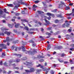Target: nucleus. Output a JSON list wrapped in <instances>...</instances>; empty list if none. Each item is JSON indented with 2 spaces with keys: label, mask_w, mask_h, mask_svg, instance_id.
I'll list each match as a JSON object with an SVG mask.
<instances>
[{
  "label": "nucleus",
  "mask_w": 74,
  "mask_h": 74,
  "mask_svg": "<svg viewBox=\"0 0 74 74\" xmlns=\"http://www.w3.org/2000/svg\"><path fill=\"white\" fill-rule=\"evenodd\" d=\"M46 15H48V16H49V17H48L47 16H46V17L47 18V19L48 20H51V17L50 16H52V17L53 18L55 16V15L53 14H51L50 13H46Z\"/></svg>",
  "instance_id": "1"
},
{
  "label": "nucleus",
  "mask_w": 74,
  "mask_h": 74,
  "mask_svg": "<svg viewBox=\"0 0 74 74\" xmlns=\"http://www.w3.org/2000/svg\"><path fill=\"white\" fill-rule=\"evenodd\" d=\"M10 37H7L6 38V39L5 40H3V42H8L10 41H12V39H10L9 38Z\"/></svg>",
  "instance_id": "2"
},
{
  "label": "nucleus",
  "mask_w": 74,
  "mask_h": 74,
  "mask_svg": "<svg viewBox=\"0 0 74 74\" xmlns=\"http://www.w3.org/2000/svg\"><path fill=\"white\" fill-rule=\"evenodd\" d=\"M7 45L5 44L1 43L0 44V47L3 48V49H7Z\"/></svg>",
  "instance_id": "3"
},
{
  "label": "nucleus",
  "mask_w": 74,
  "mask_h": 74,
  "mask_svg": "<svg viewBox=\"0 0 74 74\" xmlns=\"http://www.w3.org/2000/svg\"><path fill=\"white\" fill-rule=\"evenodd\" d=\"M16 60H10L8 61L9 64V66H11V64L12 63H14V62H16Z\"/></svg>",
  "instance_id": "4"
},
{
  "label": "nucleus",
  "mask_w": 74,
  "mask_h": 74,
  "mask_svg": "<svg viewBox=\"0 0 74 74\" xmlns=\"http://www.w3.org/2000/svg\"><path fill=\"white\" fill-rule=\"evenodd\" d=\"M65 22L66 23L63 25V27H65V26H66V27H69V25H70L68 23V21H65Z\"/></svg>",
  "instance_id": "5"
},
{
  "label": "nucleus",
  "mask_w": 74,
  "mask_h": 74,
  "mask_svg": "<svg viewBox=\"0 0 74 74\" xmlns=\"http://www.w3.org/2000/svg\"><path fill=\"white\" fill-rule=\"evenodd\" d=\"M4 34H7V36H10V34H11L12 33L11 32H8L7 31H6L4 32Z\"/></svg>",
  "instance_id": "6"
},
{
  "label": "nucleus",
  "mask_w": 74,
  "mask_h": 74,
  "mask_svg": "<svg viewBox=\"0 0 74 74\" xmlns=\"http://www.w3.org/2000/svg\"><path fill=\"white\" fill-rule=\"evenodd\" d=\"M33 51H32V55H34V53H37V51H38V50H37V49H33Z\"/></svg>",
  "instance_id": "7"
},
{
  "label": "nucleus",
  "mask_w": 74,
  "mask_h": 74,
  "mask_svg": "<svg viewBox=\"0 0 74 74\" xmlns=\"http://www.w3.org/2000/svg\"><path fill=\"white\" fill-rule=\"evenodd\" d=\"M27 66H31L32 65H33V64H32V62H27Z\"/></svg>",
  "instance_id": "8"
},
{
  "label": "nucleus",
  "mask_w": 74,
  "mask_h": 74,
  "mask_svg": "<svg viewBox=\"0 0 74 74\" xmlns=\"http://www.w3.org/2000/svg\"><path fill=\"white\" fill-rule=\"evenodd\" d=\"M27 53H28L29 54H31V55H33V53L32 51H27V52H25V53L26 54H27Z\"/></svg>",
  "instance_id": "9"
},
{
  "label": "nucleus",
  "mask_w": 74,
  "mask_h": 74,
  "mask_svg": "<svg viewBox=\"0 0 74 74\" xmlns=\"http://www.w3.org/2000/svg\"><path fill=\"white\" fill-rule=\"evenodd\" d=\"M44 21H45V22L47 23V25H49V24H50V23H49V21H48L47 19L45 18L44 19Z\"/></svg>",
  "instance_id": "10"
},
{
  "label": "nucleus",
  "mask_w": 74,
  "mask_h": 74,
  "mask_svg": "<svg viewBox=\"0 0 74 74\" xmlns=\"http://www.w3.org/2000/svg\"><path fill=\"white\" fill-rule=\"evenodd\" d=\"M15 56H17L18 58H21V55L20 54H17L16 53H15L14 54Z\"/></svg>",
  "instance_id": "11"
},
{
  "label": "nucleus",
  "mask_w": 74,
  "mask_h": 74,
  "mask_svg": "<svg viewBox=\"0 0 74 74\" xmlns=\"http://www.w3.org/2000/svg\"><path fill=\"white\" fill-rule=\"evenodd\" d=\"M22 49H23V52H25V51H26V47L24 46H22L21 47Z\"/></svg>",
  "instance_id": "12"
},
{
  "label": "nucleus",
  "mask_w": 74,
  "mask_h": 74,
  "mask_svg": "<svg viewBox=\"0 0 74 74\" xmlns=\"http://www.w3.org/2000/svg\"><path fill=\"white\" fill-rule=\"evenodd\" d=\"M6 55H5V53L3 52L2 53V56H1V57L3 58H4V56H5Z\"/></svg>",
  "instance_id": "13"
},
{
  "label": "nucleus",
  "mask_w": 74,
  "mask_h": 74,
  "mask_svg": "<svg viewBox=\"0 0 74 74\" xmlns=\"http://www.w3.org/2000/svg\"><path fill=\"white\" fill-rule=\"evenodd\" d=\"M24 4V2L22 1H18V4Z\"/></svg>",
  "instance_id": "14"
},
{
  "label": "nucleus",
  "mask_w": 74,
  "mask_h": 74,
  "mask_svg": "<svg viewBox=\"0 0 74 74\" xmlns=\"http://www.w3.org/2000/svg\"><path fill=\"white\" fill-rule=\"evenodd\" d=\"M3 10L5 13H6L7 14H9V12H7V9H6V8L4 9Z\"/></svg>",
  "instance_id": "15"
},
{
  "label": "nucleus",
  "mask_w": 74,
  "mask_h": 74,
  "mask_svg": "<svg viewBox=\"0 0 74 74\" xmlns=\"http://www.w3.org/2000/svg\"><path fill=\"white\" fill-rule=\"evenodd\" d=\"M69 14V16H70V15H72V16H74V13H72L71 14ZM68 14H66V15H68Z\"/></svg>",
  "instance_id": "16"
},
{
  "label": "nucleus",
  "mask_w": 74,
  "mask_h": 74,
  "mask_svg": "<svg viewBox=\"0 0 74 74\" xmlns=\"http://www.w3.org/2000/svg\"><path fill=\"white\" fill-rule=\"evenodd\" d=\"M19 24H17L15 25V28H18L19 27Z\"/></svg>",
  "instance_id": "17"
},
{
  "label": "nucleus",
  "mask_w": 74,
  "mask_h": 74,
  "mask_svg": "<svg viewBox=\"0 0 74 74\" xmlns=\"http://www.w3.org/2000/svg\"><path fill=\"white\" fill-rule=\"evenodd\" d=\"M29 42H30V43H32V44H34V42L33 41V40H30L29 41H28Z\"/></svg>",
  "instance_id": "18"
},
{
  "label": "nucleus",
  "mask_w": 74,
  "mask_h": 74,
  "mask_svg": "<svg viewBox=\"0 0 74 74\" xmlns=\"http://www.w3.org/2000/svg\"><path fill=\"white\" fill-rule=\"evenodd\" d=\"M3 10H0V16H1V15L2 14H3Z\"/></svg>",
  "instance_id": "19"
},
{
  "label": "nucleus",
  "mask_w": 74,
  "mask_h": 74,
  "mask_svg": "<svg viewBox=\"0 0 74 74\" xmlns=\"http://www.w3.org/2000/svg\"><path fill=\"white\" fill-rule=\"evenodd\" d=\"M50 70V69L48 68L46 69V71L45 73V74H48V71H49Z\"/></svg>",
  "instance_id": "20"
},
{
  "label": "nucleus",
  "mask_w": 74,
  "mask_h": 74,
  "mask_svg": "<svg viewBox=\"0 0 74 74\" xmlns=\"http://www.w3.org/2000/svg\"><path fill=\"white\" fill-rule=\"evenodd\" d=\"M24 29L27 31H29V28H28V27H27L25 26L24 27Z\"/></svg>",
  "instance_id": "21"
},
{
  "label": "nucleus",
  "mask_w": 74,
  "mask_h": 74,
  "mask_svg": "<svg viewBox=\"0 0 74 74\" xmlns=\"http://www.w3.org/2000/svg\"><path fill=\"white\" fill-rule=\"evenodd\" d=\"M50 48H51V46L50 45H49L48 46L47 49V50H49Z\"/></svg>",
  "instance_id": "22"
},
{
  "label": "nucleus",
  "mask_w": 74,
  "mask_h": 74,
  "mask_svg": "<svg viewBox=\"0 0 74 74\" xmlns=\"http://www.w3.org/2000/svg\"><path fill=\"white\" fill-rule=\"evenodd\" d=\"M38 7L37 5H36L35 4L33 5V7H32V8H37Z\"/></svg>",
  "instance_id": "23"
},
{
  "label": "nucleus",
  "mask_w": 74,
  "mask_h": 74,
  "mask_svg": "<svg viewBox=\"0 0 74 74\" xmlns=\"http://www.w3.org/2000/svg\"><path fill=\"white\" fill-rule=\"evenodd\" d=\"M37 12L38 13V14H41V13H44V12H41V11H39V10H38L37 11Z\"/></svg>",
  "instance_id": "24"
},
{
  "label": "nucleus",
  "mask_w": 74,
  "mask_h": 74,
  "mask_svg": "<svg viewBox=\"0 0 74 74\" xmlns=\"http://www.w3.org/2000/svg\"><path fill=\"white\" fill-rule=\"evenodd\" d=\"M57 17H59V18H63V17L61 15H57Z\"/></svg>",
  "instance_id": "25"
},
{
  "label": "nucleus",
  "mask_w": 74,
  "mask_h": 74,
  "mask_svg": "<svg viewBox=\"0 0 74 74\" xmlns=\"http://www.w3.org/2000/svg\"><path fill=\"white\" fill-rule=\"evenodd\" d=\"M62 46H59L56 47L57 49H62Z\"/></svg>",
  "instance_id": "26"
},
{
  "label": "nucleus",
  "mask_w": 74,
  "mask_h": 74,
  "mask_svg": "<svg viewBox=\"0 0 74 74\" xmlns=\"http://www.w3.org/2000/svg\"><path fill=\"white\" fill-rule=\"evenodd\" d=\"M46 35H48L49 36H50L51 35V34L48 32H46Z\"/></svg>",
  "instance_id": "27"
},
{
  "label": "nucleus",
  "mask_w": 74,
  "mask_h": 74,
  "mask_svg": "<svg viewBox=\"0 0 74 74\" xmlns=\"http://www.w3.org/2000/svg\"><path fill=\"white\" fill-rule=\"evenodd\" d=\"M3 65L5 66H8V65H7V63L6 62H5L3 63Z\"/></svg>",
  "instance_id": "28"
},
{
  "label": "nucleus",
  "mask_w": 74,
  "mask_h": 74,
  "mask_svg": "<svg viewBox=\"0 0 74 74\" xmlns=\"http://www.w3.org/2000/svg\"><path fill=\"white\" fill-rule=\"evenodd\" d=\"M27 33L29 34H33V33H34V32H27Z\"/></svg>",
  "instance_id": "29"
},
{
  "label": "nucleus",
  "mask_w": 74,
  "mask_h": 74,
  "mask_svg": "<svg viewBox=\"0 0 74 74\" xmlns=\"http://www.w3.org/2000/svg\"><path fill=\"white\" fill-rule=\"evenodd\" d=\"M0 36H4V34L3 33L0 32Z\"/></svg>",
  "instance_id": "30"
},
{
  "label": "nucleus",
  "mask_w": 74,
  "mask_h": 74,
  "mask_svg": "<svg viewBox=\"0 0 74 74\" xmlns=\"http://www.w3.org/2000/svg\"><path fill=\"white\" fill-rule=\"evenodd\" d=\"M7 5L8 7H12L13 6V5L12 4H8Z\"/></svg>",
  "instance_id": "31"
},
{
  "label": "nucleus",
  "mask_w": 74,
  "mask_h": 74,
  "mask_svg": "<svg viewBox=\"0 0 74 74\" xmlns=\"http://www.w3.org/2000/svg\"><path fill=\"white\" fill-rule=\"evenodd\" d=\"M16 62L17 63H18V62H20V61H21V60H20V59H16Z\"/></svg>",
  "instance_id": "32"
},
{
  "label": "nucleus",
  "mask_w": 74,
  "mask_h": 74,
  "mask_svg": "<svg viewBox=\"0 0 74 74\" xmlns=\"http://www.w3.org/2000/svg\"><path fill=\"white\" fill-rule=\"evenodd\" d=\"M18 42H19V41H18V40H17L16 41H14L13 42V43H18Z\"/></svg>",
  "instance_id": "33"
},
{
  "label": "nucleus",
  "mask_w": 74,
  "mask_h": 74,
  "mask_svg": "<svg viewBox=\"0 0 74 74\" xmlns=\"http://www.w3.org/2000/svg\"><path fill=\"white\" fill-rule=\"evenodd\" d=\"M27 59V58L26 57H24L22 59V60H26Z\"/></svg>",
  "instance_id": "34"
},
{
  "label": "nucleus",
  "mask_w": 74,
  "mask_h": 74,
  "mask_svg": "<svg viewBox=\"0 0 74 74\" xmlns=\"http://www.w3.org/2000/svg\"><path fill=\"white\" fill-rule=\"evenodd\" d=\"M39 38H41L42 39V40H44V38L41 36H39Z\"/></svg>",
  "instance_id": "35"
},
{
  "label": "nucleus",
  "mask_w": 74,
  "mask_h": 74,
  "mask_svg": "<svg viewBox=\"0 0 74 74\" xmlns=\"http://www.w3.org/2000/svg\"><path fill=\"white\" fill-rule=\"evenodd\" d=\"M1 30L2 32H4V27H2L1 28Z\"/></svg>",
  "instance_id": "36"
},
{
  "label": "nucleus",
  "mask_w": 74,
  "mask_h": 74,
  "mask_svg": "<svg viewBox=\"0 0 74 74\" xmlns=\"http://www.w3.org/2000/svg\"><path fill=\"white\" fill-rule=\"evenodd\" d=\"M26 42H23L22 43V44L23 45H26Z\"/></svg>",
  "instance_id": "37"
},
{
  "label": "nucleus",
  "mask_w": 74,
  "mask_h": 74,
  "mask_svg": "<svg viewBox=\"0 0 74 74\" xmlns=\"http://www.w3.org/2000/svg\"><path fill=\"white\" fill-rule=\"evenodd\" d=\"M40 1H38V0H36L35 1H34V3H39V2Z\"/></svg>",
  "instance_id": "38"
},
{
  "label": "nucleus",
  "mask_w": 74,
  "mask_h": 74,
  "mask_svg": "<svg viewBox=\"0 0 74 74\" xmlns=\"http://www.w3.org/2000/svg\"><path fill=\"white\" fill-rule=\"evenodd\" d=\"M34 30H35V29L34 28H30L29 29V30H30V31H31V30L34 31Z\"/></svg>",
  "instance_id": "39"
},
{
  "label": "nucleus",
  "mask_w": 74,
  "mask_h": 74,
  "mask_svg": "<svg viewBox=\"0 0 74 74\" xmlns=\"http://www.w3.org/2000/svg\"><path fill=\"white\" fill-rule=\"evenodd\" d=\"M52 27H49L47 29V30H51V29H52Z\"/></svg>",
  "instance_id": "40"
},
{
  "label": "nucleus",
  "mask_w": 74,
  "mask_h": 74,
  "mask_svg": "<svg viewBox=\"0 0 74 74\" xmlns=\"http://www.w3.org/2000/svg\"><path fill=\"white\" fill-rule=\"evenodd\" d=\"M40 62H44V60L41 59L39 60Z\"/></svg>",
  "instance_id": "41"
},
{
  "label": "nucleus",
  "mask_w": 74,
  "mask_h": 74,
  "mask_svg": "<svg viewBox=\"0 0 74 74\" xmlns=\"http://www.w3.org/2000/svg\"><path fill=\"white\" fill-rule=\"evenodd\" d=\"M50 73L51 74H54V72H53V71L51 70L50 71Z\"/></svg>",
  "instance_id": "42"
},
{
  "label": "nucleus",
  "mask_w": 74,
  "mask_h": 74,
  "mask_svg": "<svg viewBox=\"0 0 74 74\" xmlns=\"http://www.w3.org/2000/svg\"><path fill=\"white\" fill-rule=\"evenodd\" d=\"M23 21H24V22H28V21H27L26 20V19H24L22 20Z\"/></svg>",
  "instance_id": "43"
},
{
  "label": "nucleus",
  "mask_w": 74,
  "mask_h": 74,
  "mask_svg": "<svg viewBox=\"0 0 74 74\" xmlns=\"http://www.w3.org/2000/svg\"><path fill=\"white\" fill-rule=\"evenodd\" d=\"M21 14H25V12L24 10H23L22 11Z\"/></svg>",
  "instance_id": "44"
},
{
  "label": "nucleus",
  "mask_w": 74,
  "mask_h": 74,
  "mask_svg": "<svg viewBox=\"0 0 74 74\" xmlns=\"http://www.w3.org/2000/svg\"><path fill=\"white\" fill-rule=\"evenodd\" d=\"M13 69H17V70H18L19 69V68L18 67H14L13 68Z\"/></svg>",
  "instance_id": "45"
},
{
  "label": "nucleus",
  "mask_w": 74,
  "mask_h": 74,
  "mask_svg": "<svg viewBox=\"0 0 74 74\" xmlns=\"http://www.w3.org/2000/svg\"><path fill=\"white\" fill-rule=\"evenodd\" d=\"M12 71H8V74H11V73H12Z\"/></svg>",
  "instance_id": "46"
},
{
  "label": "nucleus",
  "mask_w": 74,
  "mask_h": 74,
  "mask_svg": "<svg viewBox=\"0 0 74 74\" xmlns=\"http://www.w3.org/2000/svg\"><path fill=\"white\" fill-rule=\"evenodd\" d=\"M41 66V64H39L38 65H36V67H40Z\"/></svg>",
  "instance_id": "47"
},
{
  "label": "nucleus",
  "mask_w": 74,
  "mask_h": 74,
  "mask_svg": "<svg viewBox=\"0 0 74 74\" xmlns=\"http://www.w3.org/2000/svg\"><path fill=\"white\" fill-rule=\"evenodd\" d=\"M0 65L1 66H2V65H3V61H1L0 62Z\"/></svg>",
  "instance_id": "48"
},
{
  "label": "nucleus",
  "mask_w": 74,
  "mask_h": 74,
  "mask_svg": "<svg viewBox=\"0 0 74 74\" xmlns=\"http://www.w3.org/2000/svg\"><path fill=\"white\" fill-rule=\"evenodd\" d=\"M70 9V7L69 6L66 7V10H69Z\"/></svg>",
  "instance_id": "49"
},
{
  "label": "nucleus",
  "mask_w": 74,
  "mask_h": 74,
  "mask_svg": "<svg viewBox=\"0 0 74 74\" xmlns=\"http://www.w3.org/2000/svg\"><path fill=\"white\" fill-rule=\"evenodd\" d=\"M36 43H34L33 44L32 46L33 47H36Z\"/></svg>",
  "instance_id": "50"
},
{
  "label": "nucleus",
  "mask_w": 74,
  "mask_h": 74,
  "mask_svg": "<svg viewBox=\"0 0 74 74\" xmlns=\"http://www.w3.org/2000/svg\"><path fill=\"white\" fill-rule=\"evenodd\" d=\"M19 15H20V14L19 13H17L16 14H15L16 16H18Z\"/></svg>",
  "instance_id": "51"
},
{
  "label": "nucleus",
  "mask_w": 74,
  "mask_h": 74,
  "mask_svg": "<svg viewBox=\"0 0 74 74\" xmlns=\"http://www.w3.org/2000/svg\"><path fill=\"white\" fill-rule=\"evenodd\" d=\"M8 30L9 29H7V28L4 27V30Z\"/></svg>",
  "instance_id": "52"
},
{
  "label": "nucleus",
  "mask_w": 74,
  "mask_h": 74,
  "mask_svg": "<svg viewBox=\"0 0 74 74\" xmlns=\"http://www.w3.org/2000/svg\"><path fill=\"white\" fill-rule=\"evenodd\" d=\"M11 65L12 66H16L15 65V63L12 64H11Z\"/></svg>",
  "instance_id": "53"
},
{
  "label": "nucleus",
  "mask_w": 74,
  "mask_h": 74,
  "mask_svg": "<svg viewBox=\"0 0 74 74\" xmlns=\"http://www.w3.org/2000/svg\"><path fill=\"white\" fill-rule=\"evenodd\" d=\"M8 26H9V27H10L11 28V26H12V25H11L10 24H9L8 25Z\"/></svg>",
  "instance_id": "54"
},
{
  "label": "nucleus",
  "mask_w": 74,
  "mask_h": 74,
  "mask_svg": "<svg viewBox=\"0 0 74 74\" xmlns=\"http://www.w3.org/2000/svg\"><path fill=\"white\" fill-rule=\"evenodd\" d=\"M15 51H17V49H18V47H15Z\"/></svg>",
  "instance_id": "55"
},
{
  "label": "nucleus",
  "mask_w": 74,
  "mask_h": 74,
  "mask_svg": "<svg viewBox=\"0 0 74 74\" xmlns=\"http://www.w3.org/2000/svg\"><path fill=\"white\" fill-rule=\"evenodd\" d=\"M59 61H60V62H61L62 63V62H63V60H59Z\"/></svg>",
  "instance_id": "56"
},
{
  "label": "nucleus",
  "mask_w": 74,
  "mask_h": 74,
  "mask_svg": "<svg viewBox=\"0 0 74 74\" xmlns=\"http://www.w3.org/2000/svg\"><path fill=\"white\" fill-rule=\"evenodd\" d=\"M38 58H39V59H41V56H40V55H39L38 56Z\"/></svg>",
  "instance_id": "57"
},
{
  "label": "nucleus",
  "mask_w": 74,
  "mask_h": 74,
  "mask_svg": "<svg viewBox=\"0 0 74 74\" xmlns=\"http://www.w3.org/2000/svg\"><path fill=\"white\" fill-rule=\"evenodd\" d=\"M38 24L40 25V26H41V25H42V23L40 22H38Z\"/></svg>",
  "instance_id": "58"
},
{
  "label": "nucleus",
  "mask_w": 74,
  "mask_h": 74,
  "mask_svg": "<svg viewBox=\"0 0 74 74\" xmlns=\"http://www.w3.org/2000/svg\"><path fill=\"white\" fill-rule=\"evenodd\" d=\"M22 36H23L25 35V33H24V32H22Z\"/></svg>",
  "instance_id": "59"
},
{
  "label": "nucleus",
  "mask_w": 74,
  "mask_h": 74,
  "mask_svg": "<svg viewBox=\"0 0 74 74\" xmlns=\"http://www.w3.org/2000/svg\"><path fill=\"white\" fill-rule=\"evenodd\" d=\"M40 70H38V69L36 70V72L39 73V72H40Z\"/></svg>",
  "instance_id": "60"
},
{
  "label": "nucleus",
  "mask_w": 74,
  "mask_h": 74,
  "mask_svg": "<svg viewBox=\"0 0 74 74\" xmlns=\"http://www.w3.org/2000/svg\"><path fill=\"white\" fill-rule=\"evenodd\" d=\"M44 66H47V62H45V63L44 64Z\"/></svg>",
  "instance_id": "61"
},
{
  "label": "nucleus",
  "mask_w": 74,
  "mask_h": 74,
  "mask_svg": "<svg viewBox=\"0 0 74 74\" xmlns=\"http://www.w3.org/2000/svg\"><path fill=\"white\" fill-rule=\"evenodd\" d=\"M71 47H74V44H72L71 45Z\"/></svg>",
  "instance_id": "62"
},
{
  "label": "nucleus",
  "mask_w": 74,
  "mask_h": 74,
  "mask_svg": "<svg viewBox=\"0 0 74 74\" xmlns=\"http://www.w3.org/2000/svg\"><path fill=\"white\" fill-rule=\"evenodd\" d=\"M61 56H62V57H63V56H64V53H62L61 55Z\"/></svg>",
  "instance_id": "63"
},
{
  "label": "nucleus",
  "mask_w": 74,
  "mask_h": 74,
  "mask_svg": "<svg viewBox=\"0 0 74 74\" xmlns=\"http://www.w3.org/2000/svg\"><path fill=\"white\" fill-rule=\"evenodd\" d=\"M41 31L42 32H43V31H44V29H43V28H41Z\"/></svg>",
  "instance_id": "64"
}]
</instances>
